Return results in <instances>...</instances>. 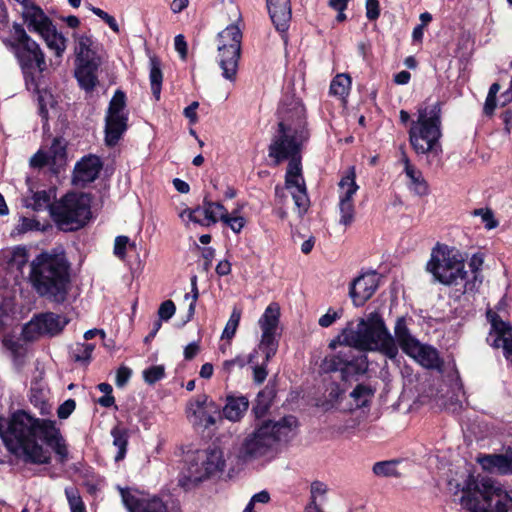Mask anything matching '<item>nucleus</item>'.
Instances as JSON below:
<instances>
[{
    "instance_id": "obj_1",
    "label": "nucleus",
    "mask_w": 512,
    "mask_h": 512,
    "mask_svg": "<svg viewBox=\"0 0 512 512\" xmlns=\"http://www.w3.org/2000/svg\"><path fill=\"white\" fill-rule=\"evenodd\" d=\"M0 437L7 450L24 463H51L50 453L39 440L52 449L58 463L65 464L69 460L68 445L55 420L40 419L20 409L9 418L0 416Z\"/></svg>"
},
{
    "instance_id": "obj_2",
    "label": "nucleus",
    "mask_w": 512,
    "mask_h": 512,
    "mask_svg": "<svg viewBox=\"0 0 512 512\" xmlns=\"http://www.w3.org/2000/svg\"><path fill=\"white\" fill-rule=\"evenodd\" d=\"M3 45L13 53L23 74L26 88L38 95L39 114L47 119L48 110L39 79L47 70L46 56L40 45L28 35L23 24L14 22L9 37H0Z\"/></svg>"
},
{
    "instance_id": "obj_3",
    "label": "nucleus",
    "mask_w": 512,
    "mask_h": 512,
    "mask_svg": "<svg viewBox=\"0 0 512 512\" xmlns=\"http://www.w3.org/2000/svg\"><path fill=\"white\" fill-rule=\"evenodd\" d=\"M71 264L64 253L41 252L30 263L29 282L36 294L63 304L71 286Z\"/></svg>"
},
{
    "instance_id": "obj_4",
    "label": "nucleus",
    "mask_w": 512,
    "mask_h": 512,
    "mask_svg": "<svg viewBox=\"0 0 512 512\" xmlns=\"http://www.w3.org/2000/svg\"><path fill=\"white\" fill-rule=\"evenodd\" d=\"M442 106L441 101L430 106H419L417 119L411 121L408 130V140L412 150L417 157H426L428 167L442 165Z\"/></svg>"
},
{
    "instance_id": "obj_5",
    "label": "nucleus",
    "mask_w": 512,
    "mask_h": 512,
    "mask_svg": "<svg viewBox=\"0 0 512 512\" xmlns=\"http://www.w3.org/2000/svg\"><path fill=\"white\" fill-rule=\"evenodd\" d=\"M461 504L469 512H509L512 490L507 491L489 477L469 474L462 488Z\"/></svg>"
},
{
    "instance_id": "obj_6",
    "label": "nucleus",
    "mask_w": 512,
    "mask_h": 512,
    "mask_svg": "<svg viewBox=\"0 0 512 512\" xmlns=\"http://www.w3.org/2000/svg\"><path fill=\"white\" fill-rule=\"evenodd\" d=\"M482 265L483 256L479 253L474 254L469 261V267L474 273V279L472 281L467 280L468 273L465 270L464 260L445 247L444 249L437 251L434 249L432 251L426 269L433 275L435 280L446 286L457 285L459 279L465 281L464 289L461 291L464 294L474 290L477 273L481 270Z\"/></svg>"
},
{
    "instance_id": "obj_7",
    "label": "nucleus",
    "mask_w": 512,
    "mask_h": 512,
    "mask_svg": "<svg viewBox=\"0 0 512 512\" xmlns=\"http://www.w3.org/2000/svg\"><path fill=\"white\" fill-rule=\"evenodd\" d=\"M90 198L84 193L68 192L50 206V216L57 228L75 232L91 219Z\"/></svg>"
},
{
    "instance_id": "obj_8",
    "label": "nucleus",
    "mask_w": 512,
    "mask_h": 512,
    "mask_svg": "<svg viewBox=\"0 0 512 512\" xmlns=\"http://www.w3.org/2000/svg\"><path fill=\"white\" fill-rule=\"evenodd\" d=\"M296 424L297 418L293 415L284 416L279 421H263L245 438L240 448L241 456L248 459L265 455L273 444L287 436L292 426Z\"/></svg>"
},
{
    "instance_id": "obj_9",
    "label": "nucleus",
    "mask_w": 512,
    "mask_h": 512,
    "mask_svg": "<svg viewBox=\"0 0 512 512\" xmlns=\"http://www.w3.org/2000/svg\"><path fill=\"white\" fill-rule=\"evenodd\" d=\"M14 1L24 8L21 16L27 25V29L39 34L55 57L62 58L67 48L68 39L57 30L51 18L46 15L39 5L31 0Z\"/></svg>"
},
{
    "instance_id": "obj_10",
    "label": "nucleus",
    "mask_w": 512,
    "mask_h": 512,
    "mask_svg": "<svg viewBox=\"0 0 512 512\" xmlns=\"http://www.w3.org/2000/svg\"><path fill=\"white\" fill-rule=\"evenodd\" d=\"M310 137V131H293L290 124L278 122L277 132L268 146V156L274 160L275 165H278L294 155L301 154Z\"/></svg>"
},
{
    "instance_id": "obj_11",
    "label": "nucleus",
    "mask_w": 512,
    "mask_h": 512,
    "mask_svg": "<svg viewBox=\"0 0 512 512\" xmlns=\"http://www.w3.org/2000/svg\"><path fill=\"white\" fill-rule=\"evenodd\" d=\"M242 32L240 28L231 24L218 34V64L222 69V76L235 81L241 56Z\"/></svg>"
},
{
    "instance_id": "obj_12",
    "label": "nucleus",
    "mask_w": 512,
    "mask_h": 512,
    "mask_svg": "<svg viewBox=\"0 0 512 512\" xmlns=\"http://www.w3.org/2000/svg\"><path fill=\"white\" fill-rule=\"evenodd\" d=\"M385 322L377 312L371 313L367 319L361 318L357 324V329L344 328V342L346 346H351L360 352L373 350V344L385 327Z\"/></svg>"
},
{
    "instance_id": "obj_13",
    "label": "nucleus",
    "mask_w": 512,
    "mask_h": 512,
    "mask_svg": "<svg viewBox=\"0 0 512 512\" xmlns=\"http://www.w3.org/2000/svg\"><path fill=\"white\" fill-rule=\"evenodd\" d=\"M118 490L128 512H169L167 504L158 495H150L129 487H119Z\"/></svg>"
},
{
    "instance_id": "obj_14",
    "label": "nucleus",
    "mask_w": 512,
    "mask_h": 512,
    "mask_svg": "<svg viewBox=\"0 0 512 512\" xmlns=\"http://www.w3.org/2000/svg\"><path fill=\"white\" fill-rule=\"evenodd\" d=\"M338 186L341 190H344L339 196V223L348 227L355 220L356 211L353 196L359 189V186L356 183L355 166H350L346 170L345 174L341 177Z\"/></svg>"
},
{
    "instance_id": "obj_15",
    "label": "nucleus",
    "mask_w": 512,
    "mask_h": 512,
    "mask_svg": "<svg viewBox=\"0 0 512 512\" xmlns=\"http://www.w3.org/2000/svg\"><path fill=\"white\" fill-rule=\"evenodd\" d=\"M69 319L65 316L46 312L35 316L23 328V334L26 339L32 340L40 335L56 336L60 334L68 325Z\"/></svg>"
},
{
    "instance_id": "obj_16",
    "label": "nucleus",
    "mask_w": 512,
    "mask_h": 512,
    "mask_svg": "<svg viewBox=\"0 0 512 512\" xmlns=\"http://www.w3.org/2000/svg\"><path fill=\"white\" fill-rule=\"evenodd\" d=\"M491 329L487 342L495 349L502 348L503 356L512 368V325L505 322L498 314L491 317Z\"/></svg>"
},
{
    "instance_id": "obj_17",
    "label": "nucleus",
    "mask_w": 512,
    "mask_h": 512,
    "mask_svg": "<svg viewBox=\"0 0 512 512\" xmlns=\"http://www.w3.org/2000/svg\"><path fill=\"white\" fill-rule=\"evenodd\" d=\"M379 287V275L376 271L360 274L349 285V296L356 307H362L370 300Z\"/></svg>"
},
{
    "instance_id": "obj_18",
    "label": "nucleus",
    "mask_w": 512,
    "mask_h": 512,
    "mask_svg": "<svg viewBox=\"0 0 512 512\" xmlns=\"http://www.w3.org/2000/svg\"><path fill=\"white\" fill-rule=\"evenodd\" d=\"M206 394L198 395L187 407L188 415L193 417V425L208 429L216 424V414H219V407L213 402H208Z\"/></svg>"
},
{
    "instance_id": "obj_19",
    "label": "nucleus",
    "mask_w": 512,
    "mask_h": 512,
    "mask_svg": "<svg viewBox=\"0 0 512 512\" xmlns=\"http://www.w3.org/2000/svg\"><path fill=\"white\" fill-rule=\"evenodd\" d=\"M209 460L202 457L201 450H197L188 456V474L179 480L180 486L185 490H189L192 486L198 485L203 480L215 476L208 469Z\"/></svg>"
},
{
    "instance_id": "obj_20",
    "label": "nucleus",
    "mask_w": 512,
    "mask_h": 512,
    "mask_svg": "<svg viewBox=\"0 0 512 512\" xmlns=\"http://www.w3.org/2000/svg\"><path fill=\"white\" fill-rule=\"evenodd\" d=\"M103 168V163L97 155L82 157L75 165L73 172V183L85 187L94 182Z\"/></svg>"
},
{
    "instance_id": "obj_21",
    "label": "nucleus",
    "mask_w": 512,
    "mask_h": 512,
    "mask_svg": "<svg viewBox=\"0 0 512 512\" xmlns=\"http://www.w3.org/2000/svg\"><path fill=\"white\" fill-rule=\"evenodd\" d=\"M266 6L275 29L286 37L292 18L291 0H266Z\"/></svg>"
},
{
    "instance_id": "obj_22",
    "label": "nucleus",
    "mask_w": 512,
    "mask_h": 512,
    "mask_svg": "<svg viewBox=\"0 0 512 512\" xmlns=\"http://www.w3.org/2000/svg\"><path fill=\"white\" fill-rule=\"evenodd\" d=\"M75 63V78L79 87L87 93L93 92L99 83L97 72L100 66V59H85Z\"/></svg>"
},
{
    "instance_id": "obj_23",
    "label": "nucleus",
    "mask_w": 512,
    "mask_h": 512,
    "mask_svg": "<svg viewBox=\"0 0 512 512\" xmlns=\"http://www.w3.org/2000/svg\"><path fill=\"white\" fill-rule=\"evenodd\" d=\"M280 121L291 125L293 131L306 130L310 131L307 122L306 108L299 100H291L285 104L280 110Z\"/></svg>"
},
{
    "instance_id": "obj_24",
    "label": "nucleus",
    "mask_w": 512,
    "mask_h": 512,
    "mask_svg": "<svg viewBox=\"0 0 512 512\" xmlns=\"http://www.w3.org/2000/svg\"><path fill=\"white\" fill-rule=\"evenodd\" d=\"M401 158L400 162L404 165V172L410 179L409 188L418 196H426L429 194L428 182L423 177V174L418 170L410 161L405 146H400Z\"/></svg>"
},
{
    "instance_id": "obj_25",
    "label": "nucleus",
    "mask_w": 512,
    "mask_h": 512,
    "mask_svg": "<svg viewBox=\"0 0 512 512\" xmlns=\"http://www.w3.org/2000/svg\"><path fill=\"white\" fill-rule=\"evenodd\" d=\"M368 369V359L364 352H360L354 347L346 346V357L344 366L341 369L343 380L350 377L364 374Z\"/></svg>"
},
{
    "instance_id": "obj_26",
    "label": "nucleus",
    "mask_w": 512,
    "mask_h": 512,
    "mask_svg": "<svg viewBox=\"0 0 512 512\" xmlns=\"http://www.w3.org/2000/svg\"><path fill=\"white\" fill-rule=\"evenodd\" d=\"M127 129L128 115H106L104 128L106 146H116Z\"/></svg>"
},
{
    "instance_id": "obj_27",
    "label": "nucleus",
    "mask_w": 512,
    "mask_h": 512,
    "mask_svg": "<svg viewBox=\"0 0 512 512\" xmlns=\"http://www.w3.org/2000/svg\"><path fill=\"white\" fill-rule=\"evenodd\" d=\"M417 360V362L426 369L436 370L439 373L444 371V360L440 357L436 348L430 345H422L418 343L415 353L409 355Z\"/></svg>"
},
{
    "instance_id": "obj_28",
    "label": "nucleus",
    "mask_w": 512,
    "mask_h": 512,
    "mask_svg": "<svg viewBox=\"0 0 512 512\" xmlns=\"http://www.w3.org/2000/svg\"><path fill=\"white\" fill-rule=\"evenodd\" d=\"M249 408V400L244 395L228 394L226 403L222 409V415L225 419L237 422L240 421Z\"/></svg>"
},
{
    "instance_id": "obj_29",
    "label": "nucleus",
    "mask_w": 512,
    "mask_h": 512,
    "mask_svg": "<svg viewBox=\"0 0 512 512\" xmlns=\"http://www.w3.org/2000/svg\"><path fill=\"white\" fill-rule=\"evenodd\" d=\"M395 340L407 355H413L419 340L411 335L405 317H398L394 327Z\"/></svg>"
},
{
    "instance_id": "obj_30",
    "label": "nucleus",
    "mask_w": 512,
    "mask_h": 512,
    "mask_svg": "<svg viewBox=\"0 0 512 512\" xmlns=\"http://www.w3.org/2000/svg\"><path fill=\"white\" fill-rule=\"evenodd\" d=\"M477 462L484 471L498 475H509L508 453L506 454H479Z\"/></svg>"
},
{
    "instance_id": "obj_31",
    "label": "nucleus",
    "mask_w": 512,
    "mask_h": 512,
    "mask_svg": "<svg viewBox=\"0 0 512 512\" xmlns=\"http://www.w3.org/2000/svg\"><path fill=\"white\" fill-rule=\"evenodd\" d=\"M276 397V389L274 385L267 384L258 392L255 403L252 407V413L256 419H262L269 412L274 398Z\"/></svg>"
},
{
    "instance_id": "obj_32",
    "label": "nucleus",
    "mask_w": 512,
    "mask_h": 512,
    "mask_svg": "<svg viewBox=\"0 0 512 512\" xmlns=\"http://www.w3.org/2000/svg\"><path fill=\"white\" fill-rule=\"evenodd\" d=\"M372 351H378L391 360L396 359L398 355V343L386 326L381 329L379 337H377L376 342L373 344Z\"/></svg>"
},
{
    "instance_id": "obj_33",
    "label": "nucleus",
    "mask_w": 512,
    "mask_h": 512,
    "mask_svg": "<svg viewBox=\"0 0 512 512\" xmlns=\"http://www.w3.org/2000/svg\"><path fill=\"white\" fill-rule=\"evenodd\" d=\"M203 214L207 223L216 224L221 221L224 214H229L227 208L221 201H213L209 194L203 198Z\"/></svg>"
},
{
    "instance_id": "obj_34",
    "label": "nucleus",
    "mask_w": 512,
    "mask_h": 512,
    "mask_svg": "<svg viewBox=\"0 0 512 512\" xmlns=\"http://www.w3.org/2000/svg\"><path fill=\"white\" fill-rule=\"evenodd\" d=\"M201 455L209 460L210 466L208 469L210 473L216 475L224 471L226 467L224 452L219 446L215 445V443L210 445L207 449L201 450Z\"/></svg>"
},
{
    "instance_id": "obj_35",
    "label": "nucleus",
    "mask_w": 512,
    "mask_h": 512,
    "mask_svg": "<svg viewBox=\"0 0 512 512\" xmlns=\"http://www.w3.org/2000/svg\"><path fill=\"white\" fill-rule=\"evenodd\" d=\"M279 338L280 335L277 334V331H262L258 350L264 354L265 362H270L276 355L279 347Z\"/></svg>"
},
{
    "instance_id": "obj_36",
    "label": "nucleus",
    "mask_w": 512,
    "mask_h": 512,
    "mask_svg": "<svg viewBox=\"0 0 512 512\" xmlns=\"http://www.w3.org/2000/svg\"><path fill=\"white\" fill-rule=\"evenodd\" d=\"M111 436L113 437V445L118 449L114 457L116 462L122 461L127 453V446L129 441V430L121 425H116L111 429Z\"/></svg>"
},
{
    "instance_id": "obj_37",
    "label": "nucleus",
    "mask_w": 512,
    "mask_h": 512,
    "mask_svg": "<svg viewBox=\"0 0 512 512\" xmlns=\"http://www.w3.org/2000/svg\"><path fill=\"white\" fill-rule=\"evenodd\" d=\"M285 174V187L286 189L293 188L294 185H298L302 182V156L301 154L290 157Z\"/></svg>"
},
{
    "instance_id": "obj_38",
    "label": "nucleus",
    "mask_w": 512,
    "mask_h": 512,
    "mask_svg": "<svg viewBox=\"0 0 512 512\" xmlns=\"http://www.w3.org/2000/svg\"><path fill=\"white\" fill-rule=\"evenodd\" d=\"M280 322V307L277 303L267 306L258 324L262 331H277Z\"/></svg>"
},
{
    "instance_id": "obj_39",
    "label": "nucleus",
    "mask_w": 512,
    "mask_h": 512,
    "mask_svg": "<svg viewBox=\"0 0 512 512\" xmlns=\"http://www.w3.org/2000/svg\"><path fill=\"white\" fill-rule=\"evenodd\" d=\"M150 63V85L153 96L156 100H159L162 82H163V73L161 70V60L157 56H152L149 59Z\"/></svg>"
},
{
    "instance_id": "obj_40",
    "label": "nucleus",
    "mask_w": 512,
    "mask_h": 512,
    "mask_svg": "<svg viewBox=\"0 0 512 512\" xmlns=\"http://www.w3.org/2000/svg\"><path fill=\"white\" fill-rule=\"evenodd\" d=\"M73 37L75 38L77 44L75 47V54L77 61H83L85 59H95V52L91 49L92 46V37L87 34L78 35L77 33H73Z\"/></svg>"
},
{
    "instance_id": "obj_41",
    "label": "nucleus",
    "mask_w": 512,
    "mask_h": 512,
    "mask_svg": "<svg viewBox=\"0 0 512 512\" xmlns=\"http://www.w3.org/2000/svg\"><path fill=\"white\" fill-rule=\"evenodd\" d=\"M94 349L95 345L92 343H76V345L70 350V358L74 362L87 367L92 360V353Z\"/></svg>"
},
{
    "instance_id": "obj_42",
    "label": "nucleus",
    "mask_w": 512,
    "mask_h": 512,
    "mask_svg": "<svg viewBox=\"0 0 512 512\" xmlns=\"http://www.w3.org/2000/svg\"><path fill=\"white\" fill-rule=\"evenodd\" d=\"M352 79L348 74H337L330 83L329 92L339 98H346L351 89Z\"/></svg>"
},
{
    "instance_id": "obj_43",
    "label": "nucleus",
    "mask_w": 512,
    "mask_h": 512,
    "mask_svg": "<svg viewBox=\"0 0 512 512\" xmlns=\"http://www.w3.org/2000/svg\"><path fill=\"white\" fill-rule=\"evenodd\" d=\"M346 357V348L341 349L337 354H331L324 357L320 364V370L323 373H332L340 371L344 366Z\"/></svg>"
},
{
    "instance_id": "obj_44",
    "label": "nucleus",
    "mask_w": 512,
    "mask_h": 512,
    "mask_svg": "<svg viewBox=\"0 0 512 512\" xmlns=\"http://www.w3.org/2000/svg\"><path fill=\"white\" fill-rule=\"evenodd\" d=\"M126 102L127 97L125 92L117 89L109 102L106 115H128L124 112L127 105Z\"/></svg>"
},
{
    "instance_id": "obj_45",
    "label": "nucleus",
    "mask_w": 512,
    "mask_h": 512,
    "mask_svg": "<svg viewBox=\"0 0 512 512\" xmlns=\"http://www.w3.org/2000/svg\"><path fill=\"white\" fill-rule=\"evenodd\" d=\"M398 461H379L373 465V473L381 477H399L400 473L397 471L396 466Z\"/></svg>"
},
{
    "instance_id": "obj_46",
    "label": "nucleus",
    "mask_w": 512,
    "mask_h": 512,
    "mask_svg": "<svg viewBox=\"0 0 512 512\" xmlns=\"http://www.w3.org/2000/svg\"><path fill=\"white\" fill-rule=\"evenodd\" d=\"M326 391L327 396L325 401L322 403V406L325 408V410H329L334 408L339 403L344 394V390L341 388L339 383L332 382Z\"/></svg>"
},
{
    "instance_id": "obj_47",
    "label": "nucleus",
    "mask_w": 512,
    "mask_h": 512,
    "mask_svg": "<svg viewBox=\"0 0 512 512\" xmlns=\"http://www.w3.org/2000/svg\"><path fill=\"white\" fill-rule=\"evenodd\" d=\"M128 248L130 250L136 249L135 242H131L128 236L119 235L115 238L113 253L118 259H126Z\"/></svg>"
},
{
    "instance_id": "obj_48",
    "label": "nucleus",
    "mask_w": 512,
    "mask_h": 512,
    "mask_svg": "<svg viewBox=\"0 0 512 512\" xmlns=\"http://www.w3.org/2000/svg\"><path fill=\"white\" fill-rule=\"evenodd\" d=\"M258 354V350L254 349L246 359L245 357L238 355L233 359L226 360L223 363V371L227 374L232 373L234 367L243 368L248 363H254L255 358Z\"/></svg>"
},
{
    "instance_id": "obj_49",
    "label": "nucleus",
    "mask_w": 512,
    "mask_h": 512,
    "mask_svg": "<svg viewBox=\"0 0 512 512\" xmlns=\"http://www.w3.org/2000/svg\"><path fill=\"white\" fill-rule=\"evenodd\" d=\"M28 262V250L25 246H15L8 259V264L12 267H16L19 271L23 269V267Z\"/></svg>"
},
{
    "instance_id": "obj_50",
    "label": "nucleus",
    "mask_w": 512,
    "mask_h": 512,
    "mask_svg": "<svg viewBox=\"0 0 512 512\" xmlns=\"http://www.w3.org/2000/svg\"><path fill=\"white\" fill-rule=\"evenodd\" d=\"M52 164L66 160V142L62 137H55L49 149Z\"/></svg>"
},
{
    "instance_id": "obj_51",
    "label": "nucleus",
    "mask_w": 512,
    "mask_h": 512,
    "mask_svg": "<svg viewBox=\"0 0 512 512\" xmlns=\"http://www.w3.org/2000/svg\"><path fill=\"white\" fill-rule=\"evenodd\" d=\"M293 188H296L297 190L296 192L292 193V198L295 202V205L303 212H306L309 207V198L304 179H302L300 184L294 185Z\"/></svg>"
},
{
    "instance_id": "obj_52",
    "label": "nucleus",
    "mask_w": 512,
    "mask_h": 512,
    "mask_svg": "<svg viewBox=\"0 0 512 512\" xmlns=\"http://www.w3.org/2000/svg\"><path fill=\"white\" fill-rule=\"evenodd\" d=\"M163 365H153L143 371V379L148 385H154L165 377Z\"/></svg>"
},
{
    "instance_id": "obj_53",
    "label": "nucleus",
    "mask_w": 512,
    "mask_h": 512,
    "mask_svg": "<svg viewBox=\"0 0 512 512\" xmlns=\"http://www.w3.org/2000/svg\"><path fill=\"white\" fill-rule=\"evenodd\" d=\"M97 389L104 393V395L98 398L97 403L105 408H110L115 405V398L112 395L113 388L109 383L103 382L97 385Z\"/></svg>"
},
{
    "instance_id": "obj_54",
    "label": "nucleus",
    "mask_w": 512,
    "mask_h": 512,
    "mask_svg": "<svg viewBox=\"0 0 512 512\" xmlns=\"http://www.w3.org/2000/svg\"><path fill=\"white\" fill-rule=\"evenodd\" d=\"M221 222L227 225L236 234H239L246 224L244 217L231 214H224L221 218Z\"/></svg>"
},
{
    "instance_id": "obj_55",
    "label": "nucleus",
    "mask_w": 512,
    "mask_h": 512,
    "mask_svg": "<svg viewBox=\"0 0 512 512\" xmlns=\"http://www.w3.org/2000/svg\"><path fill=\"white\" fill-rule=\"evenodd\" d=\"M32 208L35 211H40L44 208H49L53 203H50V194L46 190L37 191L34 193Z\"/></svg>"
},
{
    "instance_id": "obj_56",
    "label": "nucleus",
    "mask_w": 512,
    "mask_h": 512,
    "mask_svg": "<svg viewBox=\"0 0 512 512\" xmlns=\"http://www.w3.org/2000/svg\"><path fill=\"white\" fill-rule=\"evenodd\" d=\"M88 9L91 10L96 16L101 18L113 32L119 33V25L112 15L108 14L107 12L98 7L92 6L91 4L88 5Z\"/></svg>"
},
{
    "instance_id": "obj_57",
    "label": "nucleus",
    "mask_w": 512,
    "mask_h": 512,
    "mask_svg": "<svg viewBox=\"0 0 512 512\" xmlns=\"http://www.w3.org/2000/svg\"><path fill=\"white\" fill-rule=\"evenodd\" d=\"M64 492H65V496L68 501L70 510L85 506L77 487H74V486L66 487Z\"/></svg>"
},
{
    "instance_id": "obj_58",
    "label": "nucleus",
    "mask_w": 512,
    "mask_h": 512,
    "mask_svg": "<svg viewBox=\"0 0 512 512\" xmlns=\"http://www.w3.org/2000/svg\"><path fill=\"white\" fill-rule=\"evenodd\" d=\"M64 492H65V496L68 501L70 510L85 506L77 487H74V486L66 487Z\"/></svg>"
},
{
    "instance_id": "obj_59",
    "label": "nucleus",
    "mask_w": 512,
    "mask_h": 512,
    "mask_svg": "<svg viewBox=\"0 0 512 512\" xmlns=\"http://www.w3.org/2000/svg\"><path fill=\"white\" fill-rule=\"evenodd\" d=\"M474 216H481L482 222L487 229L496 228L498 221L494 218L493 211L489 208H478L473 211Z\"/></svg>"
},
{
    "instance_id": "obj_60",
    "label": "nucleus",
    "mask_w": 512,
    "mask_h": 512,
    "mask_svg": "<svg viewBox=\"0 0 512 512\" xmlns=\"http://www.w3.org/2000/svg\"><path fill=\"white\" fill-rule=\"evenodd\" d=\"M31 404L39 410L40 415L48 416L52 413V405L42 397L41 394H33L30 398Z\"/></svg>"
},
{
    "instance_id": "obj_61",
    "label": "nucleus",
    "mask_w": 512,
    "mask_h": 512,
    "mask_svg": "<svg viewBox=\"0 0 512 512\" xmlns=\"http://www.w3.org/2000/svg\"><path fill=\"white\" fill-rule=\"evenodd\" d=\"M16 229L19 234H24L28 231L40 230V222L33 218L21 217L20 223Z\"/></svg>"
},
{
    "instance_id": "obj_62",
    "label": "nucleus",
    "mask_w": 512,
    "mask_h": 512,
    "mask_svg": "<svg viewBox=\"0 0 512 512\" xmlns=\"http://www.w3.org/2000/svg\"><path fill=\"white\" fill-rule=\"evenodd\" d=\"M176 306L172 300H166L160 304L158 309V320L167 321L175 314Z\"/></svg>"
},
{
    "instance_id": "obj_63",
    "label": "nucleus",
    "mask_w": 512,
    "mask_h": 512,
    "mask_svg": "<svg viewBox=\"0 0 512 512\" xmlns=\"http://www.w3.org/2000/svg\"><path fill=\"white\" fill-rule=\"evenodd\" d=\"M76 401L72 398L65 400L57 409L59 419H67L75 410Z\"/></svg>"
},
{
    "instance_id": "obj_64",
    "label": "nucleus",
    "mask_w": 512,
    "mask_h": 512,
    "mask_svg": "<svg viewBox=\"0 0 512 512\" xmlns=\"http://www.w3.org/2000/svg\"><path fill=\"white\" fill-rule=\"evenodd\" d=\"M49 164H52L49 154L41 150L37 151L30 160V165L34 168H42Z\"/></svg>"
}]
</instances>
